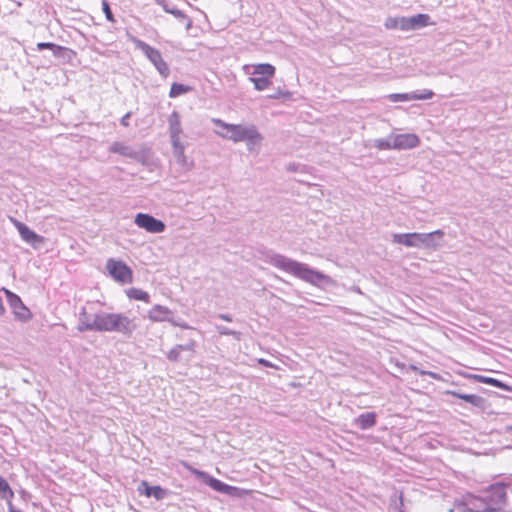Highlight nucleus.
Instances as JSON below:
<instances>
[{
  "label": "nucleus",
  "instance_id": "obj_39",
  "mask_svg": "<svg viewBox=\"0 0 512 512\" xmlns=\"http://www.w3.org/2000/svg\"><path fill=\"white\" fill-rule=\"evenodd\" d=\"M102 10H103V12L106 16V19L108 21H114L112 11H111L110 6L106 0H103V2H102Z\"/></svg>",
  "mask_w": 512,
  "mask_h": 512
},
{
  "label": "nucleus",
  "instance_id": "obj_9",
  "mask_svg": "<svg viewBox=\"0 0 512 512\" xmlns=\"http://www.w3.org/2000/svg\"><path fill=\"white\" fill-rule=\"evenodd\" d=\"M135 224L150 233H161L166 228L164 222L146 213H138L135 217Z\"/></svg>",
  "mask_w": 512,
  "mask_h": 512
},
{
  "label": "nucleus",
  "instance_id": "obj_18",
  "mask_svg": "<svg viewBox=\"0 0 512 512\" xmlns=\"http://www.w3.org/2000/svg\"><path fill=\"white\" fill-rule=\"evenodd\" d=\"M354 423L361 430L370 429L376 424V414L374 412L363 413L354 420Z\"/></svg>",
  "mask_w": 512,
  "mask_h": 512
},
{
  "label": "nucleus",
  "instance_id": "obj_34",
  "mask_svg": "<svg viewBox=\"0 0 512 512\" xmlns=\"http://www.w3.org/2000/svg\"><path fill=\"white\" fill-rule=\"evenodd\" d=\"M209 485L216 491L227 492L231 487L218 479L211 478Z\"/></svg>",
  "mask_w": 512,
  "mask_h": 512
},
{
  "label": "nucleus",
  "instance_id": "obj_24",
  "mask_svg": "<svg viewBox=\"0 0 512 512\" xmlns=\"http://www.w3.org/2000/svg\"><path fill=\"white\" fill-rule=\"evenodd\" d=\"M173 148V154L177 160L178 163H180L182 166L187 165V158L185 156V145L181 143L172 144Z\"/></svg>",
  "mask_w": 512,
  "mask_h": 512
},
{
  "label": "nucleus",
  "instance_id": "obj_36",
  "mask_svg": "<svg viewBox=\"0 0 512 512\" xmlns=\"http://www.w3.org/2000/svg\"><path fill=\"white\" fill-rule=\"evenodd\" d=\"M434 96L433 91L431 90H423L422 92H413V100H428Z\"/></svg>",
  "mask_w": 512,
  "mask_h": 512
},
{
  "label": "nucleus",
  "instance_id": "obj_14",
  "mask_svg": "<svg viewBox=\"0 0 512 512\" xmlns=\"http://www.w3.org/2000/svg\"><path fill=\"white\" fill-rule=\"evenodd\" d=\"M98 321V313L90 314L87 312L86 308L83 307L79 313V325L78 330L80 332L84 331H96V323Z\"/></svg>",
  "mask_w": 512,
  "mask_h": 512
},
{
  "label": "nucleus",
  "instance_id": "obj_50",
  "mask_svg": "<svg viewBox=\"0 0 512 512\" xmlns=\"http://www.w3.org/2000/svg\"><path fill=\"white\" fill-rule=\"evenodd\" d=\"M399 500H400V504L402 505V504H403V498H402V496H399Z\"/></svg>",
  "mask_w": 512,
  "mask_h": 512
},
{
  "label": "nucleus",
  "instance_id": "obj_29",
  "mask_svg": "<svg viewBox=\"0 0 512 512\" xmlns=\"http://www.w3.org/2000/svg\"><path fill=\"white\" fill-rule=\"evenodd\" d=\"M177 348L181 351V354L182 353H187V356L185 357V360H190L194 354V350H195V341L194 340H190L188 343L186 344H179V345H176Z\"/></svg>",
  "mask_w": 512,
  "mask_h": 512
},
{
  "label": "nucleus",
  "instance_id": "obj_16",
  "mask_svg": "<svg viewBox=\"0 0 512 512\" xmlns=\"http://www.w3.org/2000/svg\"><path fill=\"white\" fill-rule=\"evenodd\" d=\"M109 150L112 153L120 154L131 159L136 160L139 158V153L135 149L121 142H114Z\"/></svg>",
  "mask_w": 512,
  "mask_h": 512
},
{
  "label": "nucleus",
  "instance_id": "obj_6",
  "mask_svg": "<svg viewBox=\"0 0 512 512\" xmlns=\"http://www.w3.org/2000/svg\"><path fill=\"white\" fill-rule=\"evenodd\" d=\"M133 43L135 46L140 49L145 56L153 63L157 71L163 76L167 77L169 75V67L167 63L162 58V55L159 50L151 47L144 41L137 39L135 37L132 38Z\"/></svg>",
  "mask_w": 512,
  "mask_h": 512
},
{
  "label": "nucleus",
  "instance_id": "obj_11",
  "mask_svg": "<svg viewBox=\"0 0 512 512\" xmlns=\"http://www.w3.org/2000/svg\"><path fill=\"white\" fill-rule=\"evenodd\" d=\"M148 318L152 322H170L174 326H180L187 328L186 325H182L173 319V313L169 310L168 307L162 306V305H155L151 310L148 312Z\"/></svg>",
  "mask_w": 512,
  "mask_h": 512
},
{
  "label": "nucleus",
  "instance_id": "obj_17",
  "mask_svg": "<svg viewBox=\"0 0 512 512\" xmlns=\"http://www.w3.org/2000/svg\"><path fill=\"white\" fill-rule=\"evenodd\" d=\"M262 140L263 136L260 134L257 127H255L249 134L248 138H246V140H244L243 142H246L248 151L259 152Z\"/></svg>",
  "mask_w": 512,
  "mask_h": 512
},
{
  "label": "nucleus",
  "instance_id": "obj_8",
  "mask_svg": "<svg viewBox=\"0 0 512 512\" xmlns=\"http://www.w3.org/2000/svg\"><path fill=\"white\" fill-rule=\"evenodd\" d=\"M7 297V301L13 311V314L15 315V318L18 319L21 322H26L30 320L31 318V312L30 310L24 305L21 298L13 293L12 291L8 290L7 288L3 287L1 289Z\"/></svg>",
  "mask_w": 512,
  "mask_h": 512
},
{
  "label": "nucleus",
  "instance_id": "obj_26",
  "mask_svg": "<svg viewBox=\"0 0 512 512\" xmlns=\"http://www.w3.org/2000/svg\"><path fill=\"white\" fill-rule=\"evenodd\" d=\"M468 504L471 505V507H468L467 504H459L451 509L450 512H476L481 510L474 498H471Z\"/></svg>",
  "mask_w": 512,
  "mask_h": 512
},
{
  "label": "nucleus",
  "instance_id": "obj_2",
  "mask_svg": "<svg viewBox=\"0 0 512 512\" xmlns=\"http://www.w3.org/2000/svg\"><path fill=\"white\" fill-rule=\"evenodd\" d=\"M444 232L435 230L430 233H403L393 234V242L406 247L438 249L442 246Z\"/></svg>",
  "mask_w": 512,
  "mask_h": 512
},
{
  "label": "nucleus",
  "instance_id": "obj_32",
  "mask_svg": "<svg viewBox=\"0 0 512 512\" xmlns=\"http://www.w3.org/2000/svg\"><path fill=\"white\" fill-rule=\"evenodd\" d=\"M388 98L392 102H400V101H411L413 100V92L411 93H395L390 94Z\"/></svg>",
  "mask_w": 512,
  "mask_h": 512
},
{
  "label": "nucleus",
  "instance_id": "obj_15",
  "mask_svg": "<svg viewBox=\"0 0 512 512\" xmlns=\"http://www.w3.org/2000/svg\"><path fill=\"white\" fill-rule=\"evenodd\" d=\"M138 492L147 497H154L156 500H163L167 496V491L162 487L150 486L147 481H142L138 486Z\"/></svg>",
  "mask_w": 512,
  "mask_h": 512
},
{
  "label": "nucleus",
  "instance_id": "obj_49",
  "mask_svg": "<svg viewBox=\"0 0 512 512\" xmlns=\"http://www.w3.org/2000/svg\"><path fill=\"white\" fill-rule=\"evenodd\" d=\"M221 333H223V334H227V335L232 334V332L228 331V329H225V331H222Z\"/></svg>",
  "mask_w": 512,
  "mask_h": 512
},
{
  "label": "nucleus",
  "instance_id": "obj_22",
  "mask_svg": "<svg viewBox=\"0 0 512 512\" xmlns=\"http://www.w3.org/2000/svg\"><path fill=\"white\" fill-rule=\"evenodd\" d=\"M393 141V134H390L387 138L373 140V146L379 150H392L394 149Z\"/></svg>",
  "mask_w": 512,
  "mask_h": 512
},
{
  "label": "nucleus",
  "instance_id": "obj_43",
  "mask_svg": "<svg viewBox=\"0 0 512 512\" xmlns=\"http://www.w3.org/2000/svg\"><path fill=\"white\" fill-rule=\"evenodd\" d=\"M447 394H450V395H452L454 397L462 399V400H464L466 402H467L468 395H469V394H464V393H460V392H456V391H447Z\"/></svg>",
  "mask_w": 512,
  "mask_h": 512
},
{
  "label": "nucleus",
  "instance_id": "obj_41",
  "mask_svg": "<svg viewBox=\"0 0 512 512\" xmlns=\"http://www.w3.org/2000/svg\"><path fill=\"white\" fill-rule=\"evenodd\" d=\"M159 6H161L165 12L169 13L172 7L168 4L166 0H156L155 1Z\"/></svg>",
  "mask_w": 512,
  "mask_h": 512
},
{
  "label": "nucleus",
  "instance_id": "obj_44",
  "mask_svg": "<svg viewBox=\"0 0 512 512\" xmlns=\"http://www.w3.org/2000/svg\"><path fill=\"white\" fill-rule=\"evenodd\" d=\"M130 117H131V113H130V112L126 113V114L122 117V119H121V121H120L121 125H123V126H125V127L129 126V122H128V120H129V118H130Z\"/></svg>",
  "mask_w": 512,
  "mask_h": 512
},
{
  "label": "nucleus",
  "instance_id": "obj_47",
  "mask_svg": "<svg viewBox=\"0 0 512 512\" xmlns=\"http://www.w3.org/2000/svg\"><path fill=\"white\" fill-rule=\"evenodd\" d=\"M219 318H221V319H223L225 321H228V322L232 321V318L229 315H226V314H220Z\"/></svg>",
  "mask_w": 512,
  "mask_h": 512
},
{
  "label": "nucleus",
  "instance_id": "obj_27",
  "mask_svg": "<svg viewBox=\"0 0 512 512\" xmlns=\"http://www.w3.org/2000/svg\"><path fill=\"white\" fill-rule=\"evenodd\" d=\"M271 77H251L250 81L254 84V87L258 91H263L271 84Z\"/></svg>",
  "mask_w": 512,
  "mask_h": 512
},
{
  "label": "nucleus",
  "instance_id": "obj_5",
  "mask_svg": "<svg viewBox=\"0 0 512 512\" xmlns=\"http://www.w3.org/2000/svg\"><path fill=\"white\" fill-rule=\"evenodd\" d=\"M212 122L218 127L216 130L217 135L235 143L243 142L246 140L251 131L256 127L253 124H229L221 119H213Z\"/></svg>",
  "mask_w": 512,
  "mask_h": 512
},
{
  "label": "nucleus",
  "instance_id": "obj_21",
  "mask_svg": "<svg viewBox=\"0 0 512 512\" xmlns=\"http://www.w3.org/2000/svg\"><path fill=\"white\" fill-rule=\"evenodd\" d=\"M429 19L430 17L427 14H417L409 17L411 30L427 26Z\"/></svg>",
  "mask_w": 512,
  "mask_h": 512
},
{
  "label": "nucleus",
  "instance_id": "obj_51",
  "mask_svg": "<svg viewBox=\"0 0 512 512\" xmlns=\"http://www.w3.org/2000/svg\"><path fill=\"white\" fill-rule=\"evenodd\" d=\"M181 22H183L184 24L186 23L185 20H183V18H178Z\"/></svg>",
  "mask_w": 512,
  "mask_h": 512
},
{
  "label": "nucleus",
  "instance_id": "obj_1",
  "mask_svg": "<svg viewBox=\"0 0 512 512\" xmlns=\"http://www.w3.org/2000/svg\"><path fill=\"white\" fill-rule=\"evenodd\" d=\"M267 262L272 266L290 273L295 277L317 287H324L335 284L334 280L330 276L325 275L318 270L312 269L305 263L298 262L281 254L274 253L269 255Z\"/></svg>",
  "mask_w": 512,
  "mask_h": 512
},
{
  "label": "nucleus",
  "instance_id": "obj_20",
  "mask_svg": "<svg viewBox=\"0 0 512 512\" xmlns=\"http://www.w3.org/2000/svg\"><path fill=\"white\" fill-rule=\"evenodd\" d=\"M275 74V67L269 63H261L254 66L252 75L255 77H273Z\"/></svg>",
  "mask_w": 512,
  "mask_h": 512
},
{
  "label": "nucleus",
  "instance_id": "obj_25",
  "mask_svg": "<svg viewBox=\"0 0 512 512\" xmlns=\"http://www.w3.org/2000/svg\"><path fill=\"white\" fill-rule=\"evenodd\" d=\"M126 294L130 299L141 300L146 303H150V295L141 289L130 288L126 291Z\"/></svg>",
  "mask_w": 512,
  "mask_h": 512
},
{
  "label": "nucleus",
  "instance_id": "obj_23",
  "mask_svg": "<svg viewBox=\"0 0 512 512\" xmlns=\"http://www.w3.org/2000/svg\"><path fill=\"white\" fill-rule=\"evenodd\" d=\"M471 377L480 383L489 384V385H492L494 387L501 388L504 390L508 389V387L503 382H501L498 379L492 378V377H486V376H482V375H472Z\"/></svg>",
  "mask_w": 512,
  "mask_h": 512
},
{
  "label": "nucleus",
  "instance_id": "obj_12",
  "mask_svg": "<svg viewBox=\"0 0 512 512\" xmlns=\"http://www.w3.org/2000/svg\"><path fill=\"white\" fill-rule=\"evenodd\" d=\"M394 150H406L415 148L419 145L420 140L416 134H393Z\"/></svg>",
  "mask_w": 512,
  "mask_h": 512
},
{
  "label": "nucleus",
  "instance_id": "obj_40",
  "mask_svg": "<svg viewBox=\"0 0 512 512\" xmlns=\"http://www.w3.org/2000/svg\"><path fill=\"white\" fill-rule=\"evenodd\" d=\"M289 92H283L282 90L278 89L277 92H274V94L269 95V98L271 99H278L280 97H289Z\"/></svg>",
  "mask_w": 512,
  "mask_h": 512
},
{
  "label": "nucleus",
  "instance_id": "obj_4",
  "mask_svg": "<svg viewBox=\"0 0 512 512\" xmlns=\"http://www.w3.org/2000/svg\"><path fill=\"white\" fill-rule=\"evenodd\" d=\"M475 501L480 503V508L485 506L482 510L476 512H497L502 510L507 501L506 486L503 484L491 485L480 498H474Z\"/></svg>",
  "mask_w": 512,
  "mask_h": 512
},
{
  "label": "nucleus",
  "instance_id": "obj_19",
  "mask_svg": "<svg viewBox=\"0 0 512 512\" xmlns=\"http://www.w3.org/2000/svg\"><path fill=\"white\" fill-rule=\"evenodd\" d=\"M14 498V492L10 487L7 480L3 477H0V499L5 500L8 505V510L10 511V505L12 504V499Z\"/></svg>",
  "mask_w": 512,
  "mask_h": 512
},
{
  "label": "nucleus",
  "instance_id": "obj_35",
  "mask_svg": "<svg viewBox=\"0 0 512 512\" xmlns=\"http://www.w3.org/2000/svg\"><path fill=\"white\" fill-rule=\"evenodd\" d=\"M167 358L172 362H180L185 360V357L182 356L181 351L177 348V346L173 347L168 353Z\"/></svg>",
  "mask_w": 512,
  "mask_h": 512
},
{
  "label": "nucleus",
  "instance_id": "obj_46",
  "mask_svg": "<svg viewBox=\"0 0 512 512\" xmlns=\"http://www.w3.org/2000/svg\"><path fill=\"white\" fill-rule=\"evenodd\" d=\"M5 314V307L3 305L2 298L0 297V316Z\"/></svg>",
  "mask_w": 512,
  "mask_h": 512
},
{
  "label": "nucleus",
  "instance_id": "obj_13",
  "mask_svg": "<svg viewBox=\"0 0 512 512\" xmlns=\"http://www.w3.org/2000/svg\"><path fill=\"white\" fill-rule=\"evenodd\" d=\"M168 124L171 144L181 143L180 135L182 134V126L180 114L177 111L171 113L168 118Z\"/></svg>",
  "mask_w": 512,
  "mask_h": 512
},
{
  "label": "nucleus",
  "instance_id": "obj_52",
  "mask_svg": "<svg viewBox=\"0 0 512 512\" xmlns=\"http://www.w3.org/2000/svg\"><path fill=\"white\" fill-rule=\"evenodd\" d=\"M398 512H404L401 508L398 509Z\"/></svg>",
  "mask_w": 512,
  "mask_h": 512
},
{
  "label": "nucleus",
  "instance_id": "obj_38",
  "mask_svg": "<svg viewBox=\"0 0 512 512\" xmlns=\"http://www.w3.org/2000/svg\"><path fill=\"white\" fill-rule=\"evenodd\" d=\"M399 23V17H389L385 21V27L387 29H397Z\"/></svg>",
  "mask_w": 512,
  "mask_h": 512
},
{
  "label": "nucleus",
  "instance_id": "obj_7",
  "mask_svg": "<svg viewBox=\"0 0 512 512\" xmlns=\"http://www.w3.org/2000/svg\"><path fill=\"white\" fill-rule=\"evenodd\" d=\"M106 269L115 281L122 284L132 282V271L123 261L109 259L106 263Z\"/></svg>",
  "mask_w": 512,
  "mask_h": 512
},
{
  "label": "nucleus",
  "instance_id": "obj_31",
  "mask_svg": "<svg viewBox=\"0 0 512 512\" xmlns=\"http://www.w3.org/2000/svg\"><path fill=\"white\" fill-rule=\"evenodd\" d=\"M467 402L472 406L484 409L486 400L481 396L470 394L468 395Z\"/></svg>",
  "mask_w": 512,
  "mask_h": 512
},
{
  "label": "nucleus",
  "instance_id": "obj_48",
  "mask_svg": "<svg viewBox=\"0 0 512 512\" xmlns=\"http://www.w3.org/2000/svg\"><path fill=\"white\" fill-rule=\"evenodd\" d=\"M504 432H505V433H510V432H512V425L505 426V428H504Z\"/></svg>",
  "mask_w": 512,
  "mask_h": 512
},
{
  "label": "nucleus",
  "instance_id": "obj_10",
  "mask_svg": "<svg viewBox=\"0 0 512 512\" xmlns=\"http://www.w3.org/2000/svg\"><path fill=\"white\" fill-rule=\"evenodd\" d=\"M11 221L13 222L14 226L17 228L22 240L25 241L26 243H28L36 248L44 242L43 236L36 234L33 230H31L24 223L14 219V218H11Z\"/></svg>",
  "mask_w": 512,
  "mask_h": 512
},
{
  "label": "nucleus",
  "instance_id": "obj_28",
  "mask_svg": "<svg viewBox=\"0 0 512 512\" xmlns=\"http://www.w3.org/2000/svg\"><path fill=\"white\" fill-rule=\"evenodd\" d=\"M190 89L191 88L189 86H185L180 83H173L171 86L170 92H169V96L171 98H175L182 94L187 93L188 91H190Z\"/></svg>",
  "mask_w": 512,
  "mask_h": 512
},
{
  "label": "nucleus",
  "instance_id": "obj_45",
  "mask_svg": "<svg viewBox=\"0 0 512 512\" xmlns=\"http://www.w3.org/2000/svg\"><path fill=\"white\" fill-rule=\"evenodd\" d=\"M259 363L265 367H272V364L268 360H265V359H260Z\"/></svg>",
  "mask_w": 512,
  "mask_h": 512
},
{
  "label": "nucleus",
  "instance_id": "obj_37",
  "mask_svg": "<svg viewBox=\"0 0 512 512\" xmlns=\"http://www.w3.org/2000/svg\"><path fill=\"white\" fill-rule=\"evenodd\" d=\"M398 28L402 31L411 30L409 17H399Z\"/></svg>",
  "mask_w": 512,
  "mask_h": 512
},
{
  "label": "nucleus",
  "instance_id": "obj_30",
  "mask_svg": "<svg viewBox=\"0 0 512 512\" xmlns=\"http://www.w3.org/2000/svg\"><path fill=\"white\" fill-rule=\"evenodd\" d=\"M37 49L39 51H42L44 49H51L53 50L54 55L58 56L59 52L62 51L64 48L51 42H40L37 44Z\"/></svg>",
  "mask_w": 512,
  "mask_h": 512
},
{
  "label": "nucleus",
  "instance_id": "obj_42",
  "mask_svg": "<svg viewBox=\"0 0 512 512\" xmlns=\"http://www.w3.org/2000/svg\"><path fill=\"white\" fill-rule=\"evenodd\" d=\"M447 394H450V395H452L454 397L462 399V400H464L466 402H467L468 395H469V394H464V393H460V392H456V391H447Z\"/></svg>",
  "mask_w": 512,
  "mask_h": 512
},
{
  "label": "nucleus",
  "instance_id": "obj_33",
  "mask_svg": "<svg viewBox=\"0 0 512 512\" xmlns=\"http://www.w3.org/2000/svg\"><path fill=\"white\" fill-rule=\"evenodd\" d=\"M169 14H172L176 18H183V20L186 21V23H185L186 29L189 30L191 28V26H192L191 19L187 15H185L182 11H180L179 9H177L175 7H172V9L169 12Z\"/></svg>",
  "mask_w": 512,
  "mask_h": 512
},
{
  "label": "nucleus",
  "instance_id": "obj_3",
  "mask_svg": "<svg viewBox=\"0 0 512 512\" xmlns=\"http://www.w3.org/2000/svg\"><path fill=\"white\" fill-rule=\"evenodd\" d=\"M97 332H118L123 335H130L136 325L134 321L124 314L120 313H98V321L96 323Z\"/></svg>",
  "mask_w": 512,
  "mask_h": 512
}]
</instances>
